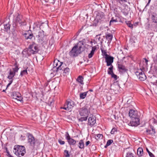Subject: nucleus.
I'll use <instances>...</instances> for the list:
<instances>
[{
	"mask_svg": "<svg viewBox=\"0 0 157 157\" xmlns=\"http://www.w3.org/2000/svg\"><path fill=\"white\" fill-rule=\"evenodd\" d=\"M13 151L16 155L21 157L24 155L25 153V148L23 146L15 145L14 147Z\"/></svg>",
	"mask_w": 157,
	"mask_h": 157,
	"instance_id": "nucleus-1",
	"label": "nucleus"
},
{
	"mask_svg": "<svg viewBox=\"0 0 157 157\" xmlns=\"http://www.w3.org/2000/svg\"><path fill=\"white\" fill-rule=\"evenodd\" d=\"M18 69V68L17 67H16L14 68H13L12 70L11 69L10 70L7 78L11 80L10 81L9 83L7 86V88L13 82V78L15 75L16 73L17 72Z\"/></svg>",
	"mask_w": 157,
	"mask_h": 157,
	"instance_id": "nucleus-2",
	"label": "nucleus"
},
{
	"mask_svg": "<svg viewBox=\"0 0 157 157\" xmlns=\"http://www.w3.org/2000/svg\"><path fill=\"white\" fill-rule=\"evenodd\" d=\"M149 124H150V127L151 130L147 129L146 132L147 134L149 135H150L152 136L154 135L156 133V132L155 129L154 128V126L152 125V124H157V122L155 119L153 118L150 120Z\"/></svg>",
	"mask_w": 157,
	"mask_h": 157,
	"instance_id": "nucleus-3",
	"label": "nucleus"
},
{
	"mask_svg": "<svg viewBox=\"0 0 157 157\" xmlns=\"http://www.w3.org/2000/svg\"><path fill=\"white\" fill-rule=\"evenodd\" d=\"M64 64L63 63L60 62L59 60L56 59L54 60L53 63V66L54 67H56V71L57 72L59 71L62 70L63 71Z\"/></svg>",
	"mask_w": 157,
	"mask_h": 157,
	"instance_id": "nucleus-4",
	"label": "nucleus"
},
{
	"mask_svg": "<svg viewBox=\"0 0 157 157\" xmlns=\"http://www.w3.org/2000/svg\"><path fill=\"white\" fill-rule=\"evenodd\" d=\"M79 112L81 116L86 117L88 116L90 112L88 110L87 107L85 106L80 109Z\"/></svg>",
	"mask_w": 157,
	"mask_h": 157,
	"instance_id": "nucleus-5",
	"label": "nucleus"
},
{
	"mask_svg": "<svg viewBox=\"0 0 157 157\" xmlns=\"http://www.w3.org/2000/svg\"><path fill=\"white\" fill-rule=\"evenodd\" d=\"M136 75L141 81H144L146 78V76L141 69H138L135 72Z\"/></svg>",
	"mask_w": 157,
	"mask_h": 157,
	"instance_id": "nucleus-6",
	"label": "nucleus"
},
{
	"mask_svg": "<svg viewBox=\"0 0 157 157\" xmlns=\"http://www.w3.org/2000/svg\"><path fill=\"white\" fill-rule=\"evenodd\" d=\"M15 22L17 25L19 24L20 26L26 25L25 20L23 18L22 16L19 14L18 15L15 19Z\"/></svg>",
	"mask_w": 157,
	"mask_h": 157,
	"instance_id": "nucleus-7",
	"label": "nucleus"
},
{
	"mask_svg": "<svg viewBox=\"0 0 157 157\" xmlns=\"http://www.w3.org/2000/svg\"><path fill=\"white\" fill-rule=\"evenodd\" d=\"M129 116L132 119H139V115L136 110L130 109L129 113Z\"/></svg>",
	"mask_w": 157,
	"mask_h": 157,
	"instance_id": "nucleus-8",
	"label": "nucleus"
},
{
	"mask_svg": "<svg viewBox=\"0 0 157 157\" xmlns=\"http://www.w3.org/2000/svg\"><path fill=\"white\" fill-rule=\"evenodd\" d=\"M151 19L152 22L156 24L152 27V28L155 31L157 32V13H153L151 15Z\"/></svg>",
	"mask_w": 157,
	"mask_h": 157,
	"instance_id": "nucleus-9",
	"label": "nucleus"
},
{
	"mask_svg": "<svg viewBox=\"0 0 157 157\" xmlns=\"http://www.w3.org/2000/svg\"><path fill=\"white\" fill-rule=\"evenodd\" d=\"M44 35L42 31L39 32L38 35L36 36V40L39 43L42 44L44 40Z\"/></svg>",
	"mask_w": 157,
	"mask_h": 157,
	"instance_id": "nucleus-10",
	"label": "nucleus"
},
{
	"mask_svg": "<svg viewBox=\"0 0 157 157\" xmlns=\"http://www.w3.org/2000/svg\"><path fill=\"white\" fill-rule=\"evenodd\" d=\"M78 48L77 46H75L72 48L70 52L69 55L72 57L76 56L79 54L77 48Z\"/></svg>",
	"mask_w": 157,
	"mask_h": 157,
	"instance_id": "nucleus-11",
	"label": "nucleus"
},
{
	"mask_svg": "<svg viewBox=\"0 0 157 157\" xmlns=\"http://www.w3.org/2000/svg\"><path fill=\"white\" fill-rule=\"evenodd\" d=\"M38 47L35 44H32L30 46L29 51L30 53L33 54L36 53L38 51Z\"/></svg>",
	"mask_w": 157,
	"mask_h": 157,
	"instance_id": "nucleus-12",
	"label": "nucleus"
},
{
	"mask_svg": "<svg viewBox=\"0 0 157 157\" xmlns=\"http://www.w3.org/2000/svg\"><path fill=\"white\" fill-rule=\"evenodd\" d=\"M73 101H67L64 104V107L62 108L66 110H69L73 107Z\"/></svg>",
	"mask_w": 157,
	"mask_h": 157,
	"instance_id": "nucleus-13",
	"label": "nucleus"
},
{
	"mask_svg": "<svg viewBox=\"0 0 157 157\" xmlns=\"http://www.w3.org/2000/svg\"><path fill=\"white\" fill-rule=\"evenodd\" d=\"M96 123V118L93 116L89 117L88 124L90 126L92 127Z\"/></svg>",
	"mask_w": 157,
	"mask_h": 157,
	"instance_id": "nucleus-14",
	"label": "nucleus"
},
{
	"mask_svg": "<svg viewBox=\"0 0 157 157\" xmlns=\"http://www.w3.org/2000/svg\"><path fill=\"white\" fill-rule=\"evenodd\" d=\"M105 62L106 63V65L107 66L112 65V63L113 62L114 58L113 57L109 56L107 57H105Z\"/></svg>",
	"mask_w": 157,
	"mask_h": 157,
	"instance_id": "nucleus-15",
	"label": "nucleus"
},
{
	"mask_svg": "<svg viewBox=\"0 0 157 157\" xmlns=\"http://www.w3.org/2000/svg\"><path fill=\"white\" fill-rule=\"evenodd\" d=\"M83 45L84 44L83 41H80L77 44V45H75V46H78L77 48H78V49H77L79 54H80L84 50V49L83 47Z\"/></svg>",
	"mask_w": 157,
	"mask_h": 157,
	"instance_id": "nucleus-16",
	"label": "nucleus"
},
{
	"mask_svg": "<svg viewBox=\"0 0 157 157\" xmlns=\"http://www.w3.org/2000/svg\"><path fill=\"white\" fill-rule=\"evenodd\" d=\"M28 143H29L31 146L34 147L35 143V140L34 137L32 135L29 134L28 136Z\"/></svg>",
	"mask_w": 157,
	"mask_h": 157,
	"instance_id": "nucleus-17",
	"label": "nucleus"
},
{
	"mask_svg": "<svg viewBox=\"0 0 157 157\" xmlns=\"http://www.w3.org/2000/svg\"><path fill=\"white\" fill-rule=\"evenodd\" d=\"M132 121L128 124L129 126H136L139 124L140 119H132Z\"/></svg>",
	"mask_w": 157,
	"mask_h": 157,
	"instance_id": "nucleus-18",
	"label": "nucleus"
},
{
	"mask_svg": "<svg viewBox=\"0 0 157 157\" xmlns=\"http://www.w3.org/2000/svg\"><path fill=\"white\" fill-rule=\"evenodd\" d=\"M23 35L26 39H31L33 36L32 33L30 30L26 32Z\"/></svg>",
	"mask_w": 157,
	"mask_h": 157,
	"instance_id": "nucleus-19",
	"label": "nucleus"
},
{
	"mask_svg": "<svg viewBox=\"0 0 157 157\" xmlns=\"http://www.w3.org/2000/svg\"><path fill=\"white\" fill-rule=\"evenodd\" d=\"M12 96V98L17 100L18 101H21V97L20 96L21 94L18 92H13Z\"/></svg>",
	"mask_w": 157,
	"mask_h": 157,
	"instance_id": "nucleus-20",
	"label": "nucleus"
},
{
	"mask_svg": "<svg viewBox=\"0 0 157 157\" xmlns=\"http://www.w3.org/2000/svg\"><path fill=\"white\" fill-rule=\"evenodd\" d=\"M118 68L119 72H124L128 70L126 67L122 64H118Z\"/></svg>",
	"mask_w": 157,
	"mask_h": 157,
	"instance_id": "nucleus-21",
	"label": "nucleus"
},
{
	"mask_svg": "<svg viewBox=\"0 0 157 157\" xmlns=\"http://www.w3.org/2000/svg\"><path fill=\"white\" fill-rule=\"evenodd\" d=\"M148 60L146 58L143 59L142 62L140 63V66L142 67L143 69L147 67Z\"/></svg>",
	"mask_w": 157,
	"mask_h": 157,
	"instance_id": "nucleus-22",
	"label": "nucleus"
},
{
	"mask_svg": "<svg viewBox=\"0 0 157 157\" xmlns=\"http://www.w3.org/2000/svg\"><path fill=\"white\" fill-rule=\"evenodd\" d=\"M105 36L106 39L108 40V43L110 44L112 40L113 37V35L107 32L106 33Z\"/></svg>",
	"mask_w": 157,
	"mask_h": 157,
	"instance_id": "nucleus-23",
	"label": "nucleus"
},
{
	"mask_svg": "<svg viewBox=\"0 0 157 157\" xmlns=\"http://www.w3.org/2000/svg\"><path fill=\"white\" fill-rule=\"evenodd\" d=\"M67 140L69 144L71 145H74L76 142V141L71 137L69 139H68Z\"/></svg>",
	"mask_w": 157,
	"mask_h": 157,
	"instance_id": "nucleus-24",
	"label": "nucleus"
},
{
	"mask_svg": "<svg viewBox=\"0 0 157 157\" xmlns=\"http://www.w3.org/2000/svg\"><path fill=\"white\" fill-rule=\"evenodd\" d=\"M104 17V13L103 12L98 13L96 16L97 19L99 20H101Z\"/></svg>",
	"mask_w": 157,
	"mask_h": 157,
	"instance_id": "nucleus-25",
	"label": "nucleus"
},
{
	"mask_svg": "<svg viewBox=\"0 0 157 157\" xmlns=\"http://www.w3.org/2000/svg\"><path fill=\"white\" fill-rule=\"evenodd\" d=\"M143 153V149L141 147L139 148L137 150V154L139 157H141Z\"/></svg>",
	"mask_w": 157,
	"mask_h": 157,
	"instance_id": "nucleus-26",
	"label": "nucleus"
},
{
	"mask_svg": "<svg viewBox=\"0 0 157 157\" xmlns=\"http://www.w3.org/2000/svg\"><path fill=\"white\" fill-rule=\"evenodd\" d=\"M78 146L80 148L82 149L84 148V144L83 140H81L79 141Z\"/></svg>",
	"mask_w": 157,
	"mask_h": 157,
	"instance_id": "nucleus-27",
	"label": "nucleus"
},
{
	"mask_svg": "<svg viewBox=\"0 0 157 157\" xmlns=\"http://www.w3.org/2000/svg\"><path fill=\"white\" fill-rule=\"evenodd\" d=\"M83 77L81 75L79 76L77 79V81L79 83L82 85H83L84 83L83 82Z\"/></svg>",
	"mask_w": 157,
	"mask_h": 157,
	"instance_id": "nucleus-28",
	"label": "nucleus"
},
{
	"mask_svg": "<svg viewBox=\"0 0 157 157\" xmlns=\"http://www.w3.org/2000/svg\"><path fill=\"white\" fill-rule=\"evenodd\" d=\"M96 49V48L94 47H92V49L90 53L89 54L88 57L89 58H91L94 54L95 51Z\"/></svg>",
	"mask_w": 157,
	"mask_h": 157,
	"instance_id": "nucleus-29",
	"label": "nucleus"
},
{
	"mask_svg": "<svg viewBox=\"0 0 157 157\" xmlns=\"http://www.w3.org/2000/svg\"><path fill=\"white\" fill-rule=\"evenodd\" d=\"M88 92V91H86V92L80 93L79 94L80 98L82 99L85 98Z\"/></svg>",
	"mask_w": 157,
	"mask_h": 157,
	"instance_id": "nucleus-30",
	"label": "nucleus"
},
{
	"mask_svg": "<svg viewBox=\"0 0 157 157\" xmlns=\"http://www.w3.org/2000/svg\"><path fill=\"white\" fill-rule=\"evenodd\" d=\"M101 50L102 55V56H105V57H107L109 55L107 54V51L106 50H104L103 48L101 47Z\"/></svg>",
	"mask_w": 157,
	"mask_h": 157,
	"instance_id": "nucleus-31",
	"label": "nucleus"
},
{
	"mask_svg": "<svg viewBox=\"0 0 157 157\" xmlns=\"http://www.w3.org/2000/svg\"><path fill=\"white\" fill-rule=\"evenodd\" d=\"M110 67L108 68V73L109 75H111L113 73V65L110 66Z\"/></svg>",
	"mask_w": 157,
	"mask_h": 157,
	"instance_id": "nucleus-32",
	"label": "nucleus"
},
{
	"mask_svg": "<svg viewBox=\"0 0 157 157\" xmlns=\"http://www.w3.org/2000/svg\"><path fill=\"white\" fill-rule=\"evenodd\" d=\"M63 68V73L65 74L64 75H67L70 72L69 69L67 67L66 68H65L64 67Z\"/></svg>",
	"mask_w": 157,
	"mask_h": 157,
	"instance_id": "nucleus-33",
	"label": "nucleus"
},
{
	"mask_svg": "<svg viewBox=\"0 0 157 157\" xmlns=\"http://www.w3.org/2000/svg\"><path fill=\"white\" fill-rule=\"evenodd\" d=\"M103 137V135L101 134H98L95 136V138L97 140L100 139H102Z\"/></svg>",
	"mask_w": 157,
	"mask_h": 157,
	"instance_id": "nucleus-34",
	"label": "nucleus"
},
{
	"mask_svg": "<svg viewBox=\"0 0 157 157\" xmlns=\"http://www.w3.org/2000/svg\"><path fill=\"white\" fill-rule=\"evenodd\" d=\"M88 116L84 117H82L78 119L79 121L82 122L83 121H86L87 119Z\"/></svg>",
	"mask_w": 157,
	"mask_h": 157,
	"instance_id": "nucleus-35",
	"label": "nucleus"
},
{
	"mask_svg": "<svg viewBox=\"0 0 157 157\" xmlns=\"http://www.w3.org/2000/svg\"><path fill=\"white\" fill-rule=\"evenodd\" d=\"M4 28L6 31H8L10 29V25L9 24H6L4 25Z\"/></svg>",
	"mask_w": 157,
	"mask_h": 157,
	"instance_id": "nucleus-36",
	"label": "nucleus"
},
{
	"mask_svg": "<svg viewBox=\"0 0 157 157\" xmlns=\"http://www.w3.org/2000/svg\"><path fill=\"white\" fill-rule=\"evenodd\" d=\"M64 155L65 157H69L70 156L69 152L67 150H65L64 151Z\"/></svg>",
	"mask_w": 157,
	"mask_h": 157,
	"instance_id": "nucleus-37",
	"label": "nucleus"
},
{
	"mask_svg": "<svg viewBox=\"0 0 157 157\" xmlns=\"http://www.w3.org/2000/svg\"><path fill=\"white\" fill-rule=\"evenodd\" d=\"M126 23L128 27L131 28H133V25L132 24L130 21H126Z\"/></svg>",
	"mask_w": 157,
	"mask_h": 157,
	"instance_id": "nucleus-38",
	"label": "nucleus"
},
{
	"mask_svg": "<svg viewBox=\"0 0 157 157\" xmlns=\"http://www.w3.org/2000/svg\"><path fill=\"white\" fill-rule=\"evenodd\" d=\"M27 74H28V73L27 70H24L21 71L20 74V75L21 76H23L24 75Z\"/></svg>",
	"mask_w": 157,
	"mask_h": 157,
	"instance_id": "nucleus-39",
	"label": "nucleus"
},
{
	"mask_svg": "<svg viewBox=\"0 0 157 157\" xmlns=\"http://www.w3.org/2000/svg\"><path fill=\"white\" fill-rule=\"evenodd\" d=\"M117 22V19H113V17H112L111 19V20L110 21V23H109L110 25L112 24L114 22Z\"/></svg>",
	"mask_w": 157,
	"mask_h": 157,
	"instance_id": "nucleus-40",
	"label": "nucleus"
},
{
	"mask_svg": "<svg viewBox=\"0 0 157 157\" xmlns=\"http://www.w3.org/2000/svg\"><path fill=\"white\" fill-rule=\"evenodd\" d=\"M134 157L133 155V154L131 152H128L127 153L126 157Z\"/></svg>",
	"mask_w": 157,
	"mask_h": 157,
	"instance_id": "nucleus-41",
	"label": "nucleus"
},
{
	"mask_svg": "<svg viewBox=\"0 0 157 157\" xmlns=\"http://www.w3.org/2000/svg\"><path fill=\"white\" fill-rule=\"evenodd\" d=\"M110 75H111V77L112 78H113L115 80H116L117 79V76L116 75L114 74L113 73L111 74Z\"/></svg>",
	"mask_w": 157,
	"mask_h": 157,
	"instance_id": "nucleus-42",
	"label": "nucleus"
},
{
	"mask_svg": "<svg viewBox=\"0 0 157 157\" xmlns=\"http://www.w3.org/2000/svg\"><path fill=\"white\" fill-rule=\"evenodd\" d=\"M113 142V140H108L106 144L107 145L109 146Z\"/></svg>",
	"mask_w": 157,
	"mask_h": 157,
	"instance_id": "nucleus-43",
	"label": "nucleus"
},
{
	"mask_svg": "<svg viewBox=\"0 0 157 157\" xmlns=\"http://www.w3.org/2000/svg\"><path fill=\"white\" fill-rule=\"evenodd\" d=\"M116 1L121 4H123L124 2H126L127 1V0H116Z\"/></svg>",
	"mask_w": 157,
	"mask_h": 157,
	"instance_id": "nucleus-44",
	"label": "nucleus"
},
{
	"mask_svg": "<svg viewBox=\"0 0 157 157\" xmlns=\"http://www.w3.org/2000/svg\"><path fill=\"white\" fill-rule=\"evenodd\" d=\"M5 152L6 153V155L7 156H8L9 157H11V155H10V152H9L8 150L7 149V148H6V151H5Z\"/></svg>",
	"mask_w": 157,
	"mask_h": 157,
	"instance_id": "nucleus-45",
	"label": "nucleus"
},
{
	"mask_svg": "<svg viewBox=\"0 0 157 157\" xmlns=\"http://www.w3.org/2000/svg\"><path fill=\"white\" fill-rule=\"evenodd\" d=\"M101 35V34H100L97 35L95 37V39L96 40H98L99 41H100V36Z\"/></svg>",
	"mask_w": 157,
	"mask_h": 157,
	"instance_id": "nucleus-46",
	"label": "nucleus"
},
{
	"mask_svg": "<svg viewBox=\"0 0 157 157\" xmlns=\"http://www.w3.org/2000/svg\"><path fill=\"white\" fill-rule=\"evenodd\" d=\"M59 143L61 145H63L65 144V142L62 140L61 139H59L58 140Z\"/></svg>",
	"mask_w": 157,
	"mask_h": 157,
	"instance_id": "nucleus-47",
	"label": "nucleus"
},
{
	"mask_svg": "<svg viewBox=\"0 0 157 157\" xmlns=\"http://www.w3.org/2000/svg\"><path fill=\"white\" fill-rule=\"evenodd\" d=\"M65 136H66V138L67 140L68 139H69V138H70V136H69L68 132H66Z\"/></svg>",
	"mask_w": 157,
	"mask_h": 157,
	"instance_id": "nucleus-48",
	"label": "nucleus"
},
{
	"mask_svg": "<svg viewBox=\"0 0 157 157\" xmlns=\"http://www.w3.org/2000/svg\"><path fill=\"white\" fill-rule=\"evenodd\" d=\"M115 131H116V128H113L111 131V133L112 134H113Z\"/></svg>",
	"mask_w": 157,
	"mask_h": 157,
	"instance_id": "nucleus-49",
	"label": "nucleus"
},
{
	"mask_svg": "<svg viewBox=\"0 0 157 157\" xmlns=\"http://www.w3.org/2000/svg\"><path fill=\"white\" fill-rule=\"evenodd\" d=\"M149 155L150 157H155L154 155H153L152 153H149Z\"/></svg>",
	"mask_w": 157,
	"mask_h": 157,
	"instance_id": "nucleus-50",
	"label": "nucleus"
},
{
	"mask_svg": "<svg viewBox=\"0 0 157 157\" xmlns=\"http://www.w3.org/2000/svg\"><path fill=\"white\" fill-rule=\"evenodd\" d=\"M90 143V142L89 141H88L86 143V146H88Z\"/></svg>",
	"mask_w": 157,
	"mask_h": 157,
	"instance_id": "nucleus-51",
	"label": "nucleus"
},
{
	"mask_svg": "<svg viewBox=\"0 0 157 157\" xmlns=\"http://www.w3.org/2000/svg\"><path fill=\"white\" fill-rule=\"evenodd\" d=\"M151 1V0H148V2L147 3V4L146 5V6H147L149 5V3H150Z\"/></svg>",
	"mask_w": 157,
	"mask_h": 157,
	"instance_id": "nucleus-52",
	"label": "nucleus"
},
{
	"mask_svg": "<svg viewBox=\"0 0 157 157\" xmlns=\"http://www.w3.org/2000/svg\"><path fill=\"white\" fill-rule=\"evenodd\" d=\"M35 25H36V27H39V25L38 24V23H35Z\"/></svg>",
	"mask_w": 157,
	"mask_h": 157,
	"instance_id": "nucleus-53",
	"label": "nucleus"
},
{
	"mask_svg": "<svg viewBox=\"0 0 157 157\" xmlns=\"http://www.w3.org/2000/svg\"><path fill=\"white\" fill-rule=\"evenodd\" d=\"M146 150H147V152L148 153V154H149V153H151V152H150L149 151V150H148V149L147 148H146Z\"/></svg>",
	"mask_w": 157,
	"mask_h": 157,
	"instance_id": "nucleus-54",
	"label": "nucleus"
},
{
	"mask_svg": "<svg viewBox=\"0 0 157 157\" xmlns=\"http://www.w3.org/2000/svg\"><path fill=\"white\" fill-rule=\"evenodd\" d=\"M109 146L107 145V144H106V145L104 146V147L105 148H107Z\"/></svg>",
	"mask_w": 157,
	"mask_h": 157,
	"instance_id": "nucleus-55",
	"label": "nucleus"
},
{
	"mask_svg": "<svg viewBox=\"0 0 157 157\" xmlns=\"http://www.w3.org/2000/svg\"><path fill=\"white\" fill-rule=\"evenodd\" d=\"M90 91H93V90H91V89H90Z\"/></svg>",
	"mask_w": 157,
	"mask_h": 157,
	"instance_id": "nucleus-56",
	"label": "nucleus"
},
{
	"mask_svg": "<svg viewBox=\"0 0 157 157\" xmlns=\"http://www.w3.org/2000/svg\"><path fill=\"white\" fill-rule=\"evenodd\" d=\"M155 83L157 85V81H156L155 82Z\"/></svg>",
	"mask_w": 157,
	"mask_h": 157,
	"instance_id": "nucleus-57",
	"label": "nucleus"
},
{
	"mask_svg": "<svg viewBox=\"0 0 157 157\" xmlns=\"http://www.w3.org/2000/svg\"><path fill=\"white\" fill-rule=\"evenodd\" d=\"M3 91H5V90H3Z\"/></svg>",
	"mask_w": 157,
	"mask_h": 157,
	"instance_id": "nucleus-58",
	"label": "nucleus"
},
{
	"mask_svg": "<svg viewBox=\"0 0 157 157\" xmlns=\"http://www.w3.org/2000/svg\"><path fill=\"white\" fill-rule=\"evenodd\" d=\"M1 84V83L0 82V85Z\"/></svg>",
	"mask_w": 157,
	"mask_h": 157,
	"instance_id": "nucleus-59",
	"label": "nucleus"
}]
</instances>
